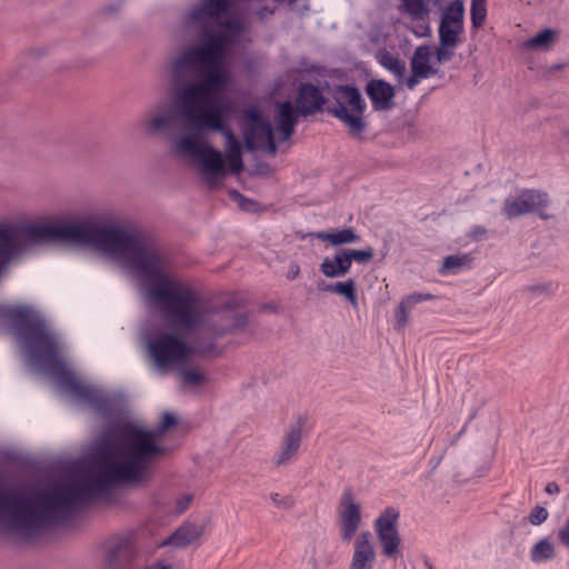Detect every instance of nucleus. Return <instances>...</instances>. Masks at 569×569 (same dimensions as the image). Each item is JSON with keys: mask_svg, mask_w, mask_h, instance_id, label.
Returning a JSON list of instances; mask_svg holds the SVG:
<instances>
[{"mask_svg": "<svg viewBox=\"0 0 569 569\" xmlns=\"http://www.w3.org/2000/svg\"><path fill=\"white\" fill-rule=\"evenodd\" d=\"M401 10L415 20H426L428 17L426 0H401Z\"/></svg>", "mask_w": 569, "mask_h": 569, "instance_id": "nucleus-32", "label": "nucleus"}, {"mask_svg": "<svg viewBox=\"0 0 569 569\" xmlns=\"http://www.w3.org/2000/svg\"><path fill=\"white\" fill-rule=\"evenodd\" d=\"M349 252L352 258V262L356 261L358 263H368L375 257V250L370 247L365 249H349Z\"/></svg>", "mask_w": 569, "mask_h": 569, "instance_id": "nucleus-39", "label": "nucleus"}, {"mask_svg": "<svg viewBox=\"0 0 569 569\" xmlns=\"http://www.w3.org/2000/svg\"><path fill=\"white\" fill-rule=\"evenodd\" d=\"M548 202L549 198L546 192L526 189L516 197L507 198L502 211L509 219L531 212L538 213L542 219H548L545 213Z\"/></svg>", "mask_w": 569, "mask_h": 569, "instance_id": "nucleus-16", "label": "nucleus"}, {"mask_svg": "<svg viewBox=\"0 0 569 569\" xmlns=\"http://www.w3.org/2000/svg\"><path fill=\"white\" fill-rule=\"evenodd\" d=\"M411 308H409L408 306H403V301L401 300L396 312H395V318H396V326L395 328L397 330H400L402 329L407 322H408V310H410Z\"/></svg>", "mask_w": 569, "mask_h": 569, "instance_id": "nucleus-42", "label": "nucleus"}, {"mask_svg": "<svg viewBox=\"0 0 569 569\" xmlns=\"http://www.w3.org/2000/svg\"><path fill=\"white\" fill-rule=\"evenodd\" d=\"M319 289L342 296L353 308L358 307L356 281L352 278H349L346 281L325 284L319 287Z\"/></svg>", "mask_w": 569, "mask_h": 569, "instance_id": "nucleus-28", "label": "nucleus"}, {"mask_svg": "<svg viewBox=\"0 0 569 569\" xmlns=\"http://www.w3.org/2000/svg\"><path fill=\"white\" fill-rule=\"evenodd\" d=\"M332 106L327 112L341 121L352 138L361 139L367 127L365 112L367 103L359 88L350 84H338L330 90Z\"/></svg>", "mask_w": 569, "mask_h": 569, "instance_id": "nucleus-5", "label": "nucleus"}, {"mask_svg": "<svg viewBox=\"0 0 569 569\" xmlns=\"http://www.w3.org/2000/svg\"><path fill=\"white\" fill-rule=\"evenodd\" d=\"M157 450L148 435L138 430H133L129 442L121 439L117 445H102L97 457V471L88 478L97 496L117 483L141 480L150 463V456Z\"/></svg>", "mask_w": 569, "mask_h": 569, "instance_id": "nucleus-4", "label": "nucleus"}, {"mask_svg": "<svg viewBox=\"0 0 569 569\" xmlns=\"http://www.w3.org/2000/svg\"><path fill=\"white\" fill-rule=\"evenodd\" d=\"M465 30V4L462 0H452L441 7V19L438 29L439 42L442 47H458Z\"/></svg>", "mask_w": 569, "mask_h": 569, "instance_id": "nucleus-13", "label": "nucleus"}, {"mask_svg": "<svg viewBox=\"0 0 569 569\" xmlns=\"http://www.w3.org/2000/svg\"><path fill=\"white\" fill-rule=\"evenodd\" d=\"M176 423H177V419L170 412H164L163 413L162 421L153 430H143V429L139 428L138 426H136V425H133L131 422H128V423H126L123 426V431H122L121 439L124 442H129V439H130L131 433L133 432V430H138L140 432L147 433L148 435V439L158 449L154 453H152L150 456V461H151L153 458H156V457H158L160 455H163L166 452V449L161 445H159L157 442V440L168 428L174 426Z\"/></svg>", "mask_w": 569, "mask_h": 569, "instance_id": "nucleus-19", "label": "nucleus"}, {"mask_svg": "<svg viewBox=\"0 0 569 569\" xmlns=\"http://www.w3.org/2000/svg\"><path fill=\"white\" fill-rule=\"evenodd\" d=\"M299 114L298 108L291 101L287 100L279 104L276 119L282 133L281 140L286 141L292 136Z\"/></svg>", "mask_w": 569, "mask_h": 569, "instance_id": "nucleus-22", "label": "nucleus"}, {"mask_svg": "<svg viewBox=\"0 0 569 569\" xmlns=\"http://www.w3.org/2000/svg\"><path fill=\"white\" fill-rule=\"evenodd\" d=\"M425 30H426V31H429V27H428V24H426V26H425Z\"/></svg>", "mask_w": 569, "mask_h": 569, "instance_id": "nucleus-57", "label": "nucleus"}, {"mask_svg": "<svg viewBox=\"0 0 569 569\" xmlns=\"http://www.w3.org/2000/svg\"><path fill=\"white\" fill-rule=\"evenodd\" d=\"M144 569H171V567L162 562H156L150 566H147Z\"/></svg>", "mask_w": 569, "mask_h": 569, "instance_id": "nucleus-52", "label": "nucleus"}, {"mask_svg": "<svg viewBox=\"0 0 569 569\" xmlns=\"http://www.w3.org/2000/svg\"><path fill=\"white\" fill-rule=\"evenodd\" d=\"M317 238L329 241L332 246H342L360 241V236L352 228H343L330 232L322 231L317 234Z\"/></svg>", "mask_w": 569, "mask_h": 569, "instance_id": "nucleus-30", "label": "nucleus"}, {"mask_svg": "<svg viewBox=\"0 0 569 569\" xmlns=\"http://www.w3.org/2000/svg\"><path fill=\"white\" fill-rule=\"evenodd\" d=\"M306 423L307 418L299 416L297 420L284 430L279 448L271 458V463L274 468L287 467L298 459Z\"/></svg>", "mask_w": 569, "mask_h": 569, "instance_id": "nucleus-14", "label": "nucleus"}, {"mask_svg": "<svg viewBox=\"0 0 569 569\" xmlns=\"http://www.w3.org/2000/svg\"><path fill=\"white\" fill-rule=\"evenodd\" d=\"M131 552V542L127 538L110 540L107 545V562L113 567L129 558Z\"/></svg>", "mask_w": 569, "mask_h": 569, "instance_id": "nucleus-27", "label": "nucleus"}, {"mask_svg": "<svg viewBox=\"0 0 569 569\" xmlns=\"http://www.w3.org/2000/svg\"><path fill=\"white\" fill-rule=\"evenodd\" d=\"M440 1H441V0H432V2H433L435 4H437V6H439V7H440Z\"/></svg>", "mask_w": 569, "mask_h": 569, "instance_id": "nucleus-56", "label": "nucleus"}, {"mask_svg": "<svg viewBox=\"0 0 569 569\" xmlns=\"http://www.w3.org/2000/svg\"><path fill=\"white\" fill-rule=\"evenodd\" d=\"M530 289H531V290H535V289H541V290H542V289H543V287H542V286H538V287H531Z\"/></svg>", "mask_w": 569, "mask_h": 569, "instance_id": "nucleus-55", "label": "nucleus"}, {"mask_svg": "<svg viewBox=\"0 0 569 569\" xmlns=\"http://www.w3.org/2000/svg\"><path fill=\"white\" fill-rule=\"evenodd\" d=\"M203 78L196 83L183 87L178 98L182 103H200L211 98H218L217 93L230 81V72L220 64H200Z\"/></svg>", "mask_w": 569, "mask_h": 569, "instance_id": "nucleus-10", "label": "nucleus"}, {"mask_svg": "<svg viewBox=\"0 0 569 569\" xmlns=\"http://www.w3.org/2000/svg\"><path fill=\"white\" fill-rule=\"evenodd\" d=\"M473 232L476 234H483L486 232V229L482 227H476Z\"/></svg>", "mask_w": 569, "mask_h": 569, "instance_id": "nucleus-54", "label": "nucleus"}, {"mask_svg": "<svg viewBox=\"0 0 569 569\" xmlns=\"http://www.w3.org/2000/svg\"><path fill=\"white\" fill-rule=\"evenodd\" d=\"M437 297L429 292H412L410 295L405 296L401 300L403 301V306H408L409 308H413L416 305L435 300Z\"/></svg>", "mask_w": 569, "mask_h": 569, "instance_id": "nucleus-38", "label": "nucleus"}, {"mask_svg": "<svg viewBox=\"0 0 569 569\" xmlns=\"http://www.w3.org/2000/svg\"><path fill=\"white\" fill-rule=\"evenodd\" d=\"M545 490H546V492H547L548 495H557V493H559L560 488H559V486H558V483H557V482L551 481V482H548V483H547V486H546V489H545Z\"/></svg>", "mask_w": 569, "mask_h": 569, "instance_id": "nucleus-51", "label": "nucleus"}, {"mask_svg": "<svg viewBox=\"0 0 569 569\" xmlns=\"http://www.w3.org/2000/svg\"><path fill=\"white\" fill-rule=\"evenodd\" d=\"M230 7L229 0H203L190 11V19L201 28H204L209 20L226 12Z\"/></svg>", "mask_w": 569, "mask_h": 569, "instance_id": "nucleus-21", "label": "nucleus"}, {"mask_svg": "<svg viewBox=\"0 0 569 569\" xmlns=\"http://www.w3.org/2000/svg\"><path fill=\"white\" fill-rule=\"evenodd\" d=\"M400 512L395 507L385 508L373 522L381 552L386 558L397 559L400 555L401 538L398 530Z\"/></svg>", "mask_w": 569, "mask_h": 569, "instance_id": "nucleus-12", "label": "nucleus"}, {"mask_svg": "<svg viewBox=\"0 0 569 569\" xmlns=\"http://www.w3.org/2000/svg\"><path fill=\"white\" fill-rule=\"evenodd\" d=\"M296 103L299 113L307 117L322 110L326 104V97L313 83L303 82L299 87Z\"/></svg>", "mask_w": 569, "mask_h": 569, "instance_id": "nucleus-17", "label": "nucleus"}, {"mask_svg": "<svg viewBox=\"0 0 569 569\" xmlns=\"http://www.w3.org/2000/svg\"><path fill=\"white\" fill-rule=\"evenodd\" d=\"M472 257L469 253H456L443 258L442 264L439 268L441 276L458 274L465 269L471 267Z\"/></svg>", "mask_w": 569, "mask_h": 569, "instance_id": "nucleus-26", "label": "nucleus"}, {"mask_svg": "<svg viewBox=\"0 0 569 569\" xmlns=\"http://www.w3.org/2000/svg\"><path fill=\"white\" fill-rule=\"evenodd\" d=\"M270 498L273 505L281 509H290L295 505V500L291 496H280L279 493H271Z\"/></svg>", "mask_w": 569, "mask_h": 569, "instance_id": "nucleus-44", "label": "nucleus"}, {"mask_svg": "<svg viewBox=\"0 0 569 569\" xmlns=\"http://www.w3.org/2000/svg\"><path fill=\"white\" fill-rule=\"evenodd\" d=\"M221 28L223 29L222 33H227L229 37H232V42H234L244 30L243 23L238 19L223 21L221 23Z\"/></svg>", "mask_w": 569, "mask_h": 569, "instance_id": "nucleus-37", "label": "nucleus"}, {"mask_svg": "<svg viewBox=\"0 0 569 569\" xmlns=\"http://www.w3.org/2000/svg\"><path fill=\"white\" fill-rule=\"evenodd\" d=\"M420 79H423L422 76H418L416 74V72H412V74L406 81V87L409 90H413L416 86L419 83Z\"/></svg>", "mask_w": 569, "mask_h": 569, "instance_id": "nucleus-50", "label": "nucleus"}, {"mask_svg": "<svg viewBox=\"0 0 569 569\" xmlns=\"http://www.w3.org/2000/svg\"><path fill=\"white\" fill-rule=\"evenodd\" d=\"M170 120H171V118L167 117V116L154 117L149 123V131L157 132V131L168 128L170 124Z\"/></svg>", "mask_w": 569, "mask_h": 569, "instance_id": "nucleus-45", "label": "nucleus"}, {"mask_svg": "<svg viewBox=\"0 0 569 569\" xmlns=\"http://www.w3.org/2000/svg\"><path fill=\"white\" fill-rule=\"evenodd\" d=\"M487 17V0H471L470 18L472 28H480Z\"/></svg>", "mask_w": 569, "mask_h": 569, "instance_id": "nucleus-33", "label": "nucleus"}, {"mask_svg": "<svg viewBox=\"0 0 569 569\" xmlns=\"http://www.w3.org/2000/svg\"><path fill=\"white\" fill-rule=\"evenodd\" d=\"M371 533L362 531L355 540V549L349 569H372L376 551L371 542Z\"/></svg>", "mask_w": 569, "mask_h": 569, "instance_id": "nucleus-20", "label": "nucleus"}, {"mask_svg": "<svg viewBox=\"0 0 569 569\" xmlns=\"http://www.w3.org/2000/svg\"><path fill=\"white\" fill-rule=\"evenodd\" d=\"M337 513L340 538L349 543L362 523L361 506L350 488L342 491Z\"/></svg>", "mask_w": 569, "mask_h": 569, "instance_id": "nucleus-15", "label": "nucleus"}, {"mask_svg": "<svg viewBox=\"0 0 569 569\" xmlns=\"http://www.w3.org/2000/svg\"><path fill=\"white\" fill-rule=\"evenodd\" d=\"M183 113L190 124L199 130L220 132L229 126L233 112L232 102L226 98H211L200 103H182Z\"/></svg>", "mask_w": 569, "mask_h": 569, "instance_id": "nucleus-7", "label": "nucleus"}, {"mask_svg": "<svg viewBox=\"0 0 569 569\" xmlns=\"http://www.w3.org/2000/svg\"><path fill=\"white\" fill-rule=\"evenodd\" d=\"M0 325L12 328L29 356V365L52 376L74 399L107 412L110 401L100 388L82 385L61 358V342L47 319L29 306H1Z\"/></svg>", "mask_w": 569, "mask_h": 569, "instance_id": "nucleus-2", "label": "nucleus"}, {"mask_svg": "<svg viewBox=\"0 0 569 569\" xmlns=\"http://www.w3.org/2000/svg\"><path fill=\"white\" fill-rule=\"evenodd\" d=\"M276 12V8H270L268 6H263L261 8H259L257 11H256V16L258 17L259 20L263 21L266 20L268 17H271L273 16Z\"/></svg>", "mask_w": 569, "mask_h": 569, "instance_id": "nucleus-49", "label": "nucleus"}, {"mask_svg": "<svg viewBox=\"0 0 569 569\" xmlns=\"http://www.w3.org/2000/svg\"><path fill=\"white\" fill-rule=\"evenodd\" d=\"M96 497L88 479L54 485L42 491L37 500L19 488H0V526L32 537L46 527L62 521L79 503Z\"/></svg>", "mask_w": 569, "mask_h": 569, "instance_id": "nucleus-3", "label": "nucleus"}, {"mask_svg": "<svg viewBox=\"0 0 569 569\" xmlns=\"http://www.w3.org/2000/svg\"><path fill=\"white\" fill-rule=\"evenodd\" d=\"M432 52L426 44L419 46L411 58V72H416L422 78H429L437 73V70L430 64Z\"/></svg>", "mask_w": 569, "mask_h": 569, "instance_id": "nucleus-25", "label": "nucleus"}, {"mask_svg": "<svg viewBox=\"0 0 569 569\" xmlns=\"http://www.w3.org/2000/svg\"><path fill=\"white\" fill-rule=\"evenodd\" d=\"M208 24L202 28L206 40L202 44L183 51L171 62V69L174 72L193 69L198 64H220L222 63L223 52L228 44L232 43V37L227 33H210L207 30Z\"/></svg>", "mask_w": 569, "mask_h": 569, "instance_id": "nucleus-6", "label": "nucleus"}, {"mask_svg": "<svg viewBox=\"0 0 569 569\" xmlns=\"http://www.w3.org/2000/svg\"><path fill=\"white\" fill-rule=\"evenodd\" d=\"M549 512L545 507L537 506L529 513V522L539 526L548 519Z\"/></svg>", "mask_w": 569, "mask_h": 569, "instance_id": "nucleus-41", "label": "nucleus"}, {"mask_svg": "<svg viewBox=\"0 0 569 569\" xmlns=\"http://www.w3.org/2000/svg\"><path fill=\"white\" fill-rule=\"evenodd\" d=\"M335 256L338 258L339 264L343 270L345 274H347L352 266V258L349 252V249H339L336 251Z\"/></svg>", "mask_w": 569, "mask_h": 569, "instance_id": "nucleus-43", "label": "nucleus"}, {"mask_svg": "<svg viewBox=\"0 0 569 569\" xmlns=\"http://www.w3.org/2000/svg\"><path fill=\"white\" fill-rule=\"evenodd\" d=\"M366 93L376 111H387L393 106L395 89L386 80H369L366 84Z\"/></svg>", "mask_w": 569, "mask_h": 569, "instance_id": "nucleus-18", "label": "nucleus"}, {"mask_svg": "<svg viewBox=\"0 0 569 569\" xmlns=\"http://www.w3.org/2000/svg\"><path fill=\"white\" fill-rule=\"evenodd\" d=\"M201 535L202 528L200 526L186 522L181 525L174 532H172L163 541V545H169L176 548H183L194 542Z\"/></svg>", "mask_w": 569, "mask_h": 569, "instance_id": "nucleus-23", "label": "nucleus"}, {"mask_svg": "<svg viewBox=\"0 0 569 569\" xmlns=\"http://www.w3.org/2000/svg\"><path fill=\"white\" fill-rule=\"evenodd\" d=\"M557 539L563 547L569 548V517L557 531Z\"/></svg>", "mask_w": 569, "mask_h": 569, "instance_id": "nucleus-46", "label": "nucleus"}, {"mask_svg": "<svg viewBox=\"0 0 569 569\" xmlns=\"http://www.w3.org/2000/svg\"><path fill=\"white\" fill-rule=\"evenodd\" d=\"M379 63L395 74L397 78H402L406 72V63L391 52L383 50L378 54Z\"/></svg>", "mask_w": 569, "mask_h": 569, "instance_id": "nucleus-31", "label": "nucleus"}, {"mask_svg": "<svg viewBox=\"0 0 569 569\" xmlns=\"http://www.w3.org/2000/svg\"><path fill=\"white\" fill-rule=\"evenodd\" d=\"M181 379L184 383L196 386L206 380L202 372L194 369H183L181 372Z\"/></svg>", "mask_w": 569, "mask_h": 569, "instance_id": "nucleus-40", "label": "nucleus"}, {"mask_svg": "<svg viewBox=\"0 0 569 569\" xmlns=\"http://www.w3.org/2000/svg\"><path fill=\"white\" fill-rule=\"evenodd\" d=\"M228 193H229L230 199L232 201H234L242 211H246V212L259 211L260 203L252 199L244 197L238 190L230 189Z\"/></svg>", "mask_w": 569, "mask_h": 569, "instance_id": "nucleus-35", "label": "nucleus"}, {"mask_svg": "<svg viewBox=\"0 0 569 569\" xmlns=\"http://www.w3.org/2000/svg\"><path fill=\"white\" fill-rule=\"evenodd\" d=\"M148 351L160 370L184 366L193 353L192 348L174 333L160 332L148 338Z\"/></svg>", "mask_w": 569, "mask_h": 569, "instance_id": "nucleus-8", "label": "nucleus"}, {"mask_svg": "<svg viewBox=\"0 0 569 569\" xmlns=\"http://www.w3.org/2000/svg\"><path fill=\"white\" fill-rule=\"evenodd\" d=\"M457 47H442L437 49V59L439 62L449 61L456 50Z\"/></svg>", "mask_w": 569, "mask_h": 569, "instance_id": "nucleus-47", "label": "nucleus"}, {"mask_svg": "<svg viewBox=\"0 0 569 569\" xmlns=\"http://www.w3.org/2000/svg\"><path fill=\"white\" fill-rule=\"evenodd\" d=\"M27 242L74 243L103 251L123 260L136 273L150 282L148 295L160 308L169 327L179 332L203 330L213 340L194 352L210 353L216 340L227 335H251L247 315L223 309L209 313L199 295L189 286L173 280L162 269L158 250L146 239L120 227H106L90 220L78 223H0V276L19 256Z\"/></svg>", "mask_w": 569, "mask_h": 569, "instance_id": "nucleus-1", "label": "nucleus"}, {"mask_svg": "<svg viewBox=\"0 0 569 569\" xmlns=\"http://www.w3.org/2000/svg\"><path fill=\"white\" fill-rule=\"evenodd\" d=\"M556 555L555 543L549 538L539 539L529 551V558L536 565L552 561Z\"/></svg>", "mask_w": 569, "mask_h": 569, "instance_id": "nucleus-29", "label": "nucleus"}, {"mask_svg": "<svg viewBox=\"0 0 569 569\" xmlns=\"http://www.w3.org/2000/svg\"><path fill=\"white\" fill-rule=\"evenodd\" d=\"M243 117L249 122L243 129V140L247 150L254 151L266 147L270 154H274L278 146L273 137L271 123L254 107L246 109Z\"/></svg>", "mask_w": 569, "mask_h": 569, "instance_id": "nucleus-11", "label": "nucleus"}, {"mask_svg": "<svg viewBox=\"0 0 569 569\" xmlns=\"http://www.w3.org/2000/svg\"><path fill=\"white\" fill-rule=\"evenodd\" d=\"M299 271H300L299 267L295 266L293 268H291V270L288 274V278L291 280L295 279L299 274Z\"/></svg>", "mask_w": 569, "mask_h": 569, "instance_id": "nucleus-53", "label": "nucleus"}, {"mask_svg": "<svg viewBox=\"0 0 569 569\" xmlns=\"http://www.w3.org/2000/svg\"><path fill=\"white\" fill-rule=\"evenodd\" d=\"M220 133L226 139V148L228 151L227 160L229 162L230 170L234 173L241 172L243 169L241 143L229 126L226 127L224 130L220 131Z\"/></svg>", "mask_w": 569, "mask_h": 569, "instance_id": "nucleus-24", "label": "nucleus"}, {"mask_svg": "<svg viewBox=\"0 0 569 569\" xmlns=\"http://www.w3.org/2000/svg\"><path fill=\"white\" fill-rule=\"evenodd\" d=\"M191 500H192V496L191 495H183L180 498H178L177 501H176V510H177V512L178 513L184 512L188 509Z\"/></svg>", "mask_w": 569, "mask_h": 569, "instance_id": "nucleus-48", "label": "nucleus"}, {"mask_svg": "<svg viewBox=\"0 0 569 569\" xmlns=\"http://www.w3.org/2000/svg\"><path fill=\"white\" fill-rule=\"evenodd\" d=\"M320 271L327 278H340L345 276V272L339 264V260L335 254L323 259L320 264Z\"/></svg>", "mask_w": 569, "mask_h": 569, "instance_id": "nucleus-34", "label": "nucleus"}, {"mask_svg": "<svg viewBox=\"0 0 569 569\" xmlns=\"http://www.w3.org/2000/svg\"><path fill=\"white\" fill-rule=\"evenodd\" d=\"M555 31L545 29L525 42L526 48H548L552 42Z\"/></svg>", "mask_w": 569, "mask_h": 569, "instance_id": "nucleus-36", "label": "nucleus"}, {"mask_svg": "<svg viewBox=\"0 0 569 569\" xmlns=\"http://www.w3.org/2000/svg\"><path fill=\"white\" fill-rule=\"evenodd\" d=\"M178 148L198 160L207 186L213 187L224 177L227 168L223 156L207 141L186 134L179 140Z\"/></svg>", "mask_w": 569, "mask_h": 569, "instance_id": "nucleus-9", "label": "nucleus"}]
</instances>
